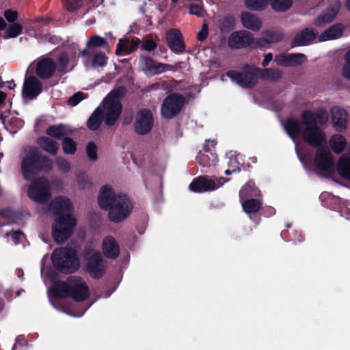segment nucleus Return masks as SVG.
I'll return each mask as SVG.
<instances>
[{
  "instance_id": "59",
  "label": "nucleus",
  "mask_w": 350,
  "mask_h": 350,
  "mask_svg": "<svg viewBox=\"0 0 350 350\" xmlns=\"http://www.w3.org/2000/svg\"><path fill=\"white\" fill-rule=\"evenodd\" d=\"M273 55L271 53H268L265 56V58L262 62V66L265 67L267 66L269 63L272 60Z\"/></svg>"
},
{
  "instance_id": "17",
  "label": "nucleus",
  "mask_w": 350,
  "mask_h": 350,
  "mask_svg": "<svg viewBox=\"0 0 350 350\" xmlns=\"http://www.w3.org/2000/svg\"><path fill=\"white\" fill-rule=\"evenodd\" d=\"M332 124L337 131L342 132L346 130L348 121L347 112L340 107H334L331 109Z\"/></svg>"
},
{
  "instance_id": "3",
  "label": "nucleus",
  "mask_w": 350,
  "mask_h": 350,
  "mask_svg": "<svg viewBox=\"0 0 350 350\" xmlns=\"http://www.w3.org/2000/svg\"><path fill=\"white\" fill-rule=\"evenodd\" d=\"M72 209L70 200L65 196L55 198L50 204L49 211L59 215L53 226V236L57 243L67 240L76 226V219L68 214Z\"/></svg>"
},
{
  "instance_id": "19",
  "label": "nucleus",
  "mask_w": 350,
  "mask_h": 350,
  "mask_svg": "<svg viewBox=\"0 0 350 350\" xmlns=\"http://www.w3.org/2000/svg\"><path fill=\"white\" fill-rule=\"evenodd\" d=\"M215 142L213 140H207L204 145V150L200 152L197 159L198 163L204 166H211L215 165L217 162V155L209 149V146L213 147Z\"/></svg>"
},
{
  "instance_id": "6",
  "label": "nucleus",
  "mask_w": 350,
  "mask_h": 350,
  "mask_svg": "<svg viewBox=\"0 0 350 350\" xmlns=\"http://www.w3.org/2000/svg\"><path fill=\"white\" fill-rule=\"evenodd\" d=\"M55 291L57 296H70L76 301H83L89 297L88 286L78 278H71L66 283L56 284Z\"/></svg>"
},
{
  "instance_id": "61",
  "label": "nucleus",
  "mask_w": 350,
  "mask_h": 350,
  "mask_svg": "<svg viewBox=\"0 0 350 350\" xmlns=\"http://www.w3.org/2000/svg\"><path fill=\"white\" fill-rule=\"evenodd\" d=\"M6 27V23L5 20L0 17V29H4Z\"/></svg>"
},
{
  "instance_id": "20",
  "label": "nucleus",
  "mask_w": 350,
  "mask_h": 350,
  "mask_svg": "<svg viewBox=\"0 0 350 350\" xmlns=\"http://www.w3.org/2000/svg\"><path fill=\"white\" fill-rule=\"evenodd\" d=\"M282 38V33L280 30L271 29L266 30L262 33V37L256 38V48H265L272 43L279 42Z\"/></svg>"
},
{
  "instance_id": "22",
  "label": "nucleus",
  "mask_w": 350,
  "mask_h": 350,
  "mask_svg": "<svg viewBox=\"0 0 350 350\" xmlns=\"http://www.w3.org/2000/svg\"><path fill=\"white\" fill-rule=\"evenodd\" d=\"M306 61V57L301 53L280 55L275 59L278 65L283 66H295L304 63Z\"/></svg>"
},
{
  "instance_id": "55",
  "label": "nucleus",
  "mask_w": 350,
  "mask_h": 350,
  "mask_svg": "<svg viewBox=\"0 0 350 350\" xmlns=\"http://www.w3.org/2000/svg\"><path fill=\"white\" fill-rule=\"evenodd\" d=\"M208 33V25L206 24H204L202 27V29L198 33V40L200 41L204 40L207 38Z\"/></svg>"
},
{
  "instance_id": "13",
  "label": "nucleus",
  "mask_w": 350,
  "mask_h": 350,
  "mask_svg": "<svg viewBox=\"0 0 350 350\" xmlns=\"http://www.w3.org/2000/svg\"><path fill=\"white\" fill-rule=\"evenodd\" d=\"M228 45L233 49L256 48V38L247 31H237L230 34L228 38Z\"/></svg>"
},
{
  "instance_id": "49",
  "label": "nucleus",
  "mask_w": 350,
  "mask_h": 350,
  "mask_svg": "<svg viewBox=\"0 0 350 350\" xmlns=\"http://www.w3.org/2000/svg\"><path fill=\"white\" fill-rule=\"evenodd\" d=\"M228 166L230 168H232V170L228 169L225 171L226 174H230L232 172H235L237 171L240 170L239 167V161H238V157H230V161L228 163Z\"/></svg>"
},
{
  "instance_id": "34",
  "label": "nucleus",
  "mask_w": 350,
  "mask_h": 350,
  "mask_svg": "<svg viewBox=\"0 0 350 350\" xmlns=\"http://www.w3.org/2000/svg\"><path fill=\"white\" fill-rule=\"evenodd\" d=\"M1 119L5 127L8 129L9 127L21 128L23 121L18 118L12 116L10 111H5L1 114Z\"/></svg>"
},
{
  "instance_id": "5",
  "label": "nucleus",
  "mask_w": 350,
  "mask_h": 350,
  "mask_svg": "<svg viewBox=\"0 0 350 350\" xmlns=\"http://www.w3.org/2000/svg\"><path fill=\"white\" fill-rule=\"evenodd\" d=\"M52 161L46 157H42L36 148H30L27 155L21 163V171L26 180L31 179L40 171H47L52 167Z\"/></svg>"
},
{
  "instance_id": "29",
  "label": "nucleus",
  "mask_w": 350,
  "mask_h": 350,
  "mask_svg": "<svg viewBox=\"0 0 350 350\" xmlns=\"http://www.w3.org/2000/svg\"><path fill=\"white\" fill-rule=\"evenodd\" d=\"M72 132V131L69 126L63 124L51 126L46 130V133L49 136L57 139L65 138L71 135Z\"/></svg>"
},
{
  "instance_id": "62",
  "label": "nucleus",
  "mask_w": 350,
  "mask_h": 350,
  "mask_svg": "<svg viewBox=\"0 0 350 350\" xmlns=\"http://www.w3.org/2000/svg\"><path fill=\"white\" fill-rule=\"evenodd\" d=\"M6 95L3 92H0V104L3 103L5 99Z\"/></svg>"
},
{
  "instance_id": "25",
  "label": "nucleus",
  "mask_w": 350,
  "mask_h": 350,
  "mask_svg": "<svg viewBox=\"0 0 350 350\" xmlns=\"http://www.w3.org/2000/svg\"><path fill=\"white\" fill-rule=\"evenodd\" d=\"M166 39L170 48L175 52H180L185 49L182 35L179 30L172 29L166 34Z\"/></svg>"
},
{
  "instance_id": "36",
  "label": "nucleus",
  "mask_w": 350,
  "mask_h": 350,
  "mask_svg": "<svg viewBox=\"0 0 350 350\" xmlns=\"http://www.w3.org/2000/svg\"><path fill=\"white\" fill-rule=\"evenodd\" d=\"M245 7L252 11H262L269 5V0H244Z\"/></svg>"
},
{
  "instance_id": "51",
  "label": "nucleus",
  "mask_w": 350,
  "mask_h": 350,
  "mask_svg": "<svg viewBox=\"0 0 350 350\" xmlns=\"http://www.w3.org/2000/svg\"><path fill=\"white\" fill-rule=\"evenodd\" d=\"M83 98V94L82 92H77L72 97H70L68 102L70 105L75 106Z\"/></svg>"
},
{
  "instance_id": "37",
  "label": "nucleus",
  "mask_w": 350,
  "mask_h": 350,
  "mask_svg": "<svg viewBox=\"0 0 350 350\" xmlns=\"http://www.w3.org/2000/svg\"><path fill=\"white\" fill-rule=\"evenodd\" d=\"M62 148L65 154H73L77 150V144L69 137H65L62 142Z\"/></svg>"
},
{
  "instance_id": "32",
  "label": "nucleus",
  "mask_w": 350,
  "mask_h": 350,
  "mask_svg": "<svg viewBox=\"0 0 350 350\" xmlns=\"http://www.w3.org/2000/svg\"><path fill=\"white\" fill-rule=\"evenodd\" d=\"M329 146L335 153L339 154L345 148L347 141L344 136L335 134L329 139Z\"/></svg>"
},
{
  "instance_id": "54",
  "label": "nucleus",
  "mask_w": 350,
  "mask_h": 350,
  "mask_svg": "<svg viewBox=\"0 0 350 350\" xmlns=\"http://www.w3.org/2000/svg\"><path fill=\"white\" fill-rule=\"evenodd\" d=\"M57 164L59 167V168L63 171V172H68L70 170V164L68 161L66 160H64L60 158H57Z\"/></svg>"
},
{
  "instance_id": "8",
  "label": "nucleus",
  "mask_w": 350,
  "mask_h": 350,
  "mask_svg": "<svg viewBox=\"0 0 350 350\" xmlns=\"http://www.w3.org/2000/svg\"><path fill=\"white\" fill-rule=\"evenodd\" d=\"M85 258L90 275L94 278H100L105 273L107 263L99 251L96 250V243L89 242L85 247Z\"/></svg>"
},
{
  "instance_id": "45",
  "label": "nucleus",
  "mask_w": 350,
  "mask_h": 350,
  "mask_svg": "<svg viewBox=\"0 0 350 350\" xmlns=\"http://www.w3.org/2000/svg\"><path fill=\"white\" fill-rule=\"evenodd\" d=\"M142 69L147 73L150 74L151 68H153L154 62L149 58L142 57L139 62Z\"/></svg>"
},
{
  "instance_id": "48",
  "label": "nucleus",
  "mask_w": 350,
  "mask_h": 350,
  "mask_svg": "<svg viewBox=\"0 0 350 350\" xmlns=\"http://www.w3.org/2000/svg\"><path fill=\"white\" fill-rule=\"evenodd\" d=\"M171 68V66L161 64V63H154L153 68H151V72L150 75H157L160 74L161 72H163L166 70H170Z\"/></svg>"
},
{
  "instance_id": "39",
  "label": "nucleus",
  "mask_w": 350,
  "mask_h": 350,
  "mask_svg": "<svg viewBox=\"0 0 350 350\" xmlns=\"http://www.w3.org/2000/svg\"><path fill=\"white\" fill-rule=\"evenodd\" d=\"M23 30V26L17 23L12 24L6 29L5 38H13L20 35Z\"/></svg>"
},
{
  "instance_id": "58",
  "label": "nucleus",
  "mask_w": 350,
  "mask_h": 350,
  "mask_svg": "<svg viewBox=\"0 0 350 350\" xmlns=\"http://www.w3.org/2000/svg\"><path fill=\"white\" fill-rule=\"evenodd\" d=\"M342 75L350 80V62L346 61L342 69Z\"/></svg>"
},
{
  "instance_id": "46",
  "label": "nucleus",
  "mask_w": 350,
  "mask_h": 350,
  "mask_svg": "<svg viewBox=\"0 0 350 350\" xmlns=\"http://www.w3.org/2000/svg\"><path fill=\"white\" fill-rule=\"evenodd\" d=\"M107 59V58L104 53H97L94 57L93 66L94 67H103L106 64Z\"/></svg>"
},
{
  "instance_id": "52",
  "label": "nucleus",
  "mask_w": 350,
  "mask_h": 350,
  "mask_svg": "<svg viewBox=\"0 0 350 350\" xmlns=\"http://www.w3.org/2000/svg\"><path fill=\"white\" fill-rule=\"evenodd\" d=\"M68 63V56L66 54H62L58 59V66L57 69L60 72H63L66 68Z\"/></svg>"
},
{
  "instance_id": "38",
  "label": "nucleus",
  "mask_w": 350,
  "mask_h": 350,
  "mask_svg": "<svg viewBox=\"0 0 350 350\" xmlns=\"http://www.w3.org/2000/svg\"><path fill=\"white\" fill-rule=\"evenodd\" d=\"M101 121H103L100 113H97V109L92 113L91 117L88 121V126L91 130L97 129L100 125Z\"/></svg>"
},
{
  "instance_id": "42",
  "label": "nucleus",
  "mask_w": 350,
  "mask_h": 350,
  "mask_svg": "<svg viewBox=\"0 0 350 350\" xmlns=\"http://www.w3.org/2000/svg\"><path fill=\"white\" fill-rule=\"evenodd\" d=\"M86 153L90 161L94 162L98 159L97 146L93 142L88 144Z\"/></svg>"
},
{
  "instance_id": "23",
  "label": "nucleus",
  "mask_w": 350,
  "mask_h": 350,
  "mask_svg": "<svg viewBox=\"0 0 350 350\" xmlns=\"http://www.w3.org/2000/svg\"><path fill=\"white\" fill-rule=\"evenodd\" d=\"M56 70L55 62L49 58L45 57L40 59L36 66L37 75L43 79L51 77Z\"/></svg>"
},
{
  "instance_id": "50",
  "label": "nucleus",
  "mask_w": 350,
  "mask_h": 350,
  "mask_svg": "<svg viewBox=\"0 0 350 350\" xmlns=\"http://www.w3.org/2000/svg\"><path fill=\"white\" fill-rule=\"evenodd\" d=\"M190 14L196 15L198 16H203L204 11L200 4H191L189 8Z\"/></svg>"
},
{
  "instance_id": "10",
  "label": "nucleus",
  "mask_w": 350,
  "mask_h": 350,
  "mask_svg": "<svg viewBox=\"0 0 350 350\" xmlns=\"http://www.w3.org/2000/svg\"><path fill=\"white\" fill-rule=\"evenodd\" d=\"M258 191L254 188L253 182H248L240 191V199L241 200L242 207L244 211L247 213H254L257 212L260 206L261 202L259 200L251 199L244 201V198L247 196H256Z\"/></svg>"
},
{
  "instance_id": "56",
  "label": "nucleus",
  "mask_w": 350,
  "mask_h": 350,
  "mask_svg": "<svg viewBox=\"0 0 350 350\" xmlns=\"http://www.w3.org/2000/svg\"><path fill=\"white\" fill-rule=\"evenodd\" d=\"M4 16L8 22H14L17 19V12L8 10L4 12Z\"/></svg>"
},
{
  "instance_id": "33",
  "label": "nucleus",
  "mask_w": 350,
  "mask_h": 350,
  "mask_svg": "<svg viewBox=\"0 0 350 350\" xmlns=\"http://www.w3.org/2000/svg\"><path fill=\"white\" fill-rule=\"evenodd\" d=\"M39 146L46 152L55 154L59 150V144L48 137H42L38 139Z\"/></svg>"
},
{
  "instance_id": "47",
  "label": "nucleus",
  "mask_w": 350,
  "mask_h": 350,
  "mask_svg": "<svg viewBox=\"0 0 350 350\" xmlns=\"http://www.w3.org/2000/svg\"><path fill=\"white\" fill-rule=\"evenodd\" d=\"M66 9L70 12H74L81 6L82 0H64Z\"/></svg>"
},
{
  "instance_id": "24",
  "label": "nucleus",
  "mask_w": 350,
  "mask_h": 350,
  "mask_svg": "<svg viewBox=\"0 0 350 350\" xmlns=\"http://www.w3.org/2000/svg\"><path fill=\"white\" fill-rule=\"evenodd\" d=\"M240 21L243 27L253 31H258L262 26V21L258 16L247 12L240 15Z\"/></svg>"
},
{
  "instance_id": "31",
  "label": "nucleus",
  "mask_w": 350,
  "mask_h": 350,
  "mask_svg": "<svg viewBox=\"0 0 350 350\" xmlns=\"http://www.w3.org/2000/svg\"><path fill=\"white\" fill-rule=\"evenodd\" d=\"M343 27L341 25H336L323 33L319 38V41H327L340 38L342 34Z\"/></svg>"
},
{
  "instance_id": "16",
  "label": "nucleus",
  "mask_w": 350,
  "mask_h": 350,
  "mask_svg": "<svg viewBox=\"0 0 350 350\" xmlns=\"http://www.w3.org/2000/svg\"><path fill=\"white\" fill-rule=\"evenodd\" d=\"M153 126V117L148 110L140 111L136 116L135 129L138 134L144 135L152 129Z\"/></svg>"
},
{
  "instance_id": "9",
  "label": "nucleus",
  "mask_w": 350,
  "mask_h": 350,
  "mask_svg": "<svg viewBox=\"0 0 350 350\" xmlns=\"http://www.w3.org/2000/svg\"><path fill=\"white\" fill-rule=\"evenodd\" d=\"M27 195L31 200L38 203L46 202L51 196L49 180L44 178L33 180L28 188Z\"/></svg>"
},
{
  "instance_id": "30",
  "label": "nucleus",
  "mask_w": 350,
  "mask_h": 350,
  "mask_svg": "<svg viewBox=\"0 0 350 350\" xmlns=\"http://www.w3.org/2000/svg\"><path fill=\"white\" fill-rule=\"evenodd\" d=\"M316 38V33L311 29H306L299 33L294 38L295 46H303L309 44Z\"/></svg>"
},
{
  "instance_id": "57",
  "label": "nucleus",
  "mask_w": 350,
  "mask_h": 350,
  "mask_svg": "<svg viewBox=\"0 0 350 350\" xmlns=\"http://www.w3.org/2000/svg\"><path fill=\"white\" fill-rule=\"evenodd\" d=\"M156 47V44L152 40H147L142 45V48L146 51H152Z\"/></svg>"
},
{
  "instance_id": "15",
  "label": "nucleus",
  "mask_w": 350,
  "mask_h": 350,
  "mask_svg": "<svg viewBox=\"0 0 350 350\" xmlns=\"http://www.w3.org/2000/svg\"><path fill=\"white\" fill-rule=\"evenodd\" d=\"M314 163L321 172L329 173L334 169V159L327 148H320L317 150Z\"/></svg>"
},
{
  "instance_id": "53",
  "label": "nucleus",
  "mask_w": 350,
  "mask_h": 350,
  "mask_svg": "<svg viewBox=\"0 0 350 350\" xmlns=\"http://www.w3.org/2000/svg\"><path fill=\"white\" fill-rule=\"evenodd\" d=\"M8 236L14 243V244H18L20 240L23 237V234L19 231L9 233Z\"/></svg>"
},
{
  "instance_id": "11",
  "label": "nucleus",
  "mask_w": 350,
  "mask_h": 350,
  "mask_svg": "<svg viewBox=\"0 0 350 350\" xmlns=\"http://www.w3.org/2000/svg\"><path fill=\"white\" fill-rule=\"evenodd\" d=\"M260 69L249 68L241 73L231 71L227 75L233 82L244 88H250L254 85L260 77Z\"/></svg>"
},
{
  "instance_id": "64",
  "label": "nucleus",
  "mask_w": 350,
  "mask_h": 350,
  "mask_svg": "<svg viewBox=\"0 0 350 350\" xmlns=\"http://www.w3.org/2000/svg\"><path fill=\"white\" fill-rule=\"evenodd\" d=\"M345 59H346V61L350 62V51L347 53Z\"/></svg>"
},
{
  "instance_id": "1",
  "label": "nucleus",
  "mask_w": 350,
  "mask_h": 350,
  "mask_svg": "<svg viewBox=\"0 0 350 350\" xmlns=\"http://www.w3.org/2000/svg\"><path fill=\"white\" fill-rule=\"evenodd\" d=\"M318 119L321 124L327 122V115L325 109H319L316 112L305 111L301 115V122L288 119L284 124V128L295 142L301 138L310 145L318 146L325 140L324 133L317 126Z\"/></svg>"
},
{
  "instance_id": "28",
  "label": "nucleus",
  "mask_w": 350,
  "mask_h": 350,
  "mask_svg": "<svg viewBox=\"0 0 350 350\" xmlns=\"http://www.w3.org/2000/svg\"><path fill=\"white\" fill-rule=\"evenodd\" d=\"M337 172L344 179L350 182V157L343 154L337 163Z\"/></svg>"
},
{
  "instance_id": "26",
  "label": "nucleus",
  "mask_w": 350,
  "mask_h": 350,
  "mask_svg": "<svg viewBox=\"0 0 350 350\" xmlns=\"http://www.w3.org/2000/svg\"><path fill=\"white\" fill-rule=\"evenodd\" d=\"M140 40L138 38L129 40L128 38L120 39L118 44L116 53L118 55H128L137 49Z\"/></svg>"
},
{
  "instance_id": "4",
  "label": "nucleus",
  "mask_w": 350,
  "mask_h": 350,
  "mask_svg": "<svg viewBox=\"0 0 350 350\" xmlns=\"http://www.w3.org/2000/svg\"><path fill=\"white\" fill-rule=\"evenodd\" d=\"M124 95V90L122 88H116L107 94L97 108V113H100L107 125H113L119 118L122 111L121 99Z\"/></svg>"
},
{
  "instance_id": "40",
  "label": "nucleus",
  "mask_w": 350,
  "mask_h": 350,
  "mask_svg": "<svg viewBox=\"0 0 350 350\" xmlns=\"http://www.w3.org/2000/svg\"><path fill=\"white\" fill-rule=\"evenodd\" d=\"M260 77L267 80H277L281 77V74L278 70L274 69L260 70Z\"/></svg>"
},
{
  "instance_id": "60",
  "label": "nucleus",
  "mask_w": 350,
  "mask_h": 350,
  "mask_svg": "<svg viewBox=\"0 0 350 350\" xmlns=\"http://www.w3.org/2000/svg\"><path fill=\"white\" fill-rule=\"evenodd\" d=\"M19 343H20V344L25 343V338H23V337H21V336L18 337V338H16V344H15V345H14V347H13V349H14L16 347L17 345H18V344H19Z\"/></svg>"
},
{
  "instance_id": "43",
  "label": "nucleus",
  "mask_w": 350,
  "mask_h": 350,
  "mask_svg": "<svg viewBox=\"0 0 350 350\" xmlns=\"http://www.w3.org/2000/svg\"><path fill=\"white\" fill-rule=\"evenodd\" d=\"M234 25V20L233 17L228 16L224 17L219 24V28L222 31H228L232 29Z\"/></svg>"
},
{
  "instance_id": "18",
  "label": "nucleus",
  "mask_w": 350,
  "mask_h": 350,
  "mask_svg": "<svg viewBox=\"0 0 350 350\" xmlns=\"http://www.w3.org/2000/svg\"><path fill=\"white\" fill-rule=\"evenodd\" d=\"M102 252L107 258L115 259L120 254V246L112 236H106L103 238L101 243Z\"/></svg>"
},
{
  "instance_id": "35",
  "label": "nucleus",
  "mask_w": 350,
  "mask_h": 350,
  "mask_svg": "<svg viewBox=\"0 0 350 350\" xmlns=\"http://www.w3.org/2000/svg\"><path fill=\"white\" fill-rule=\"evenodd\" d=\"M271 8L277 12H284L292 5V0H269Z\"/></svg>"
},
{
  "instance_id": "14",
  "label": "nucleus",
  "mask_w": 350,
  "mask_h": 350,
  "mask_svg": "<svg viewBox=\"0 0 350 350\" xmlns=\"http://www.w3.org/2000/svg\"><path fill=\"white\" fill-rule=\"evenodd\" d=\"M225 181L223 178L213 179L208 176H200L191 183L189 189L192 191L198 193L213 191L220 187Z\"/></svg>"
},
{
  "instance_id": "7",
  "label": "nucleus",
  "mask_w": 350,
  "mask_h": 350,
  "mask_svg": "<svg viewBox=\"0 0 350 350\" xmlns=\"http://www.w3.org/2000/svg\"><path fill=\"white\" fill-rule=\"evenodd\" d=\"M51 259L53 265L63 273H72L79 267V260L72 249H57L53 252Z\"/></svg>"
},
{
  "instance_id": "44",
  "label": "nucleus",
  "mask_w": 350,
  "mask_h": 350,
  "mask_svg": "<svg viewBox=\"0 0 350 350\" xmlns=\"http://www.w3.org/2000/svg\"><path fill=\"white\" fill-rule=\"evenodd\" d=\"M105 40L103 38L98 36H94L90 38L88 41V46L99 47L105 46Z\"/></svg>"
},
{
  "instance_id": "12",
  "label": "nucleus",
  "mask_w": 350,
  "mask_h": 350,
  "mask_svg": "<svg viewBox=\"0 0 350 350\" xmlns=\"http://www.w3.org/2000/svg\"><path fill=\"white\" fill-rule=\"evenodd\" d=\"M185 104V98L179 94H172L165 98L161 106V113L164 118H172L177 115Z\"/></svg>"
},
{
  "instance_id": "21",
  "label": "nucleus",
  "mask_w": 350,
  "mask_h": 350,
  "mask_svg": "<svg viewBox=\"0 0 350 350\" xmlns=\"http://www.w3.org/2000/svg\"><path fill=\"white\" fill-rule=\"evenodd\" d=\"M42 90V84L35 77H29L25 80L23 88V96L29 99L36 97Z\"/></svg>"
},
{
  "instance_id": "41",
  "label": "nucleus",
  "mask_w": 350,
  "mask_h": 350,
  "mask_svg": "<svg viewBox=\"0 0 350 350\" xmlns=\"http://www.w3.org/2000/svg\"><path fill=\"white\" fill-rule=\"evenodd\" d=\"M77 186L81 189H85L91 185L90 180L85 174H79L76 176Z\"/></svg>"
},
{
  "instance_id": "63",
  "label": "nucleus",
  "mask_w": 350,
  "mask_h": 350,
  "mask_svg": "<svg viewBox=\"0 0 350 350\" xmlns=\"http://www.w3.org/2000/svg\"><path fill=\"white\" fill-rule=\"evenodd\" d=\"M15 86H16V85L14 83H13L12 82H9L8 85H7L8 88H9V89H14V88Z\"/></svg>"
},
{
  "instance_id": "27",
  "label": "nucleus",
  "mask_w": 350,
  "mask_h": 350,
  "mask_svg": "<svg viewBox=\"0 0 350 350\" xmlns=\"http://www.w3.org/2000/svg\"><path fill=\"white\" fill-rule=\"evenodd\" d=\"M339 8L340 3L338 1H335L330 9L327 12H323L317 18L315 25L317 26H322L325 23L331 22L337 14Z\"/></svg>"
},
{
  "instance_id": "2",
  "label": "nucleus",
  "mask_w": 350,
  "mask_h": 350,
  "mask_svg": "<svg viewBox=\"0 0 350 350\" xmlns=\"http://www.w3.org/2000/svg\"><path fill=\"white\" fill-rule=\"evenodd\" d=\"M98 203L102 209L108 211V218L113 223H120L131 214L133 204L125 195L116 193L110 187L105 185L101 187Z\"/></svg>"
}]
</instances>
